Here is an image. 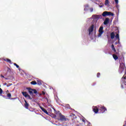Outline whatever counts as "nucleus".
<instances>
[{
    "label": "nucleus",
    "instance_id": "16",
    "mask_svg": "<svg viewBox=\"0 0 126 126\" xmlns=\"http://www.w3.org/2000/svg\"><path fill=\"white\" fill-rule=\"evenodd\" d=\"M110 37L111 39H114L115 38V32H112L111 34H110Z\"/></svg>",
    "mask_w": 126,
    "mask_h": 126
},
{
    "label": "nucleus",
    "instance_id": "2",
    "mask_svg": "<svg viewBox=\"0 0 126 126\" xmlns=\"http://www.w3.org/2000/svg\"><path fill=\"white\" fill-rule=\"evenodd\" d=\"M59 120H60L61 122H67L69 121V120L67 118H66L65 116L62 114H60Z\"/></svg>",
    "mask_w": 126,
    "mask_h": 126
},
{
    "label": "nucleus",
    "instance_id": "6",
    "mask_svg": "<svg viewBox=\"0 0 126 126\" xmlns=\"http://www.w3.org/2000/svg\"><path fill=\"white\" fill-rule=\"evenodd\" d=\"M103 28L102 26L100 27L98 30L99 34L97 35L98 37H101V36H102V35L103 34V33H104V31L103 30Z\"/></svg>",
    "mask_w": 126,
    "mask_h": 126
},
{
    "label": "nucleus",
    "instance_id": "37",
    "mask_svg": "<svg viewBox=\"0 0 126 126\" xmlns=\"http://www.w3.org/2000/svg\"><path fill=\"white\" fill-rule=\"evenodd\" d=\"M5 79H6V80H8V78H5Z\"/></svg>",
    "mask_w": 126,
    "mask_h": 126
},
{
    "label": "nucleus",
    "instance_id": "20",
    "mask_svg": "<svg viewBox=\"0 0 126 126\" xmlns=\"http://www.w3.org/2000/svg\"><path fill=\"white\" fill-rule=\"evenodd\" d=\"M115 37L118 39V43H120V35L119 33H117L116 35L115 36Z\"/></svg>",
    "mask_w": 126,
    "mask_h": 126
},
{
    "label": "nucleus",
    "instance_id": "4",
    "mask_svg": "<svg viewBox=\"0 0 126 126\" xmlns=\"http://www.w3.org/2000/svg\"><path fill=\"white\" fill-rule=\"evenodd\" d=\"M22 94L25 98H27V99H29V100H32V99H33V97H31V96H30V95H29L26 92H22Z\"/></svg>",
    "mask_w": 126,
    "mask_h": 126
},
{
    "label": "nucleus",
    "instance_id": "9",
    "mask_svg": "<svg viewBox=\"0 0 126 126\" xmlns=\"http://www.w3.org/2000/svg\"><path fill=\"white\" fill-rule=\"evenodd\" d=\"M39 107L41 109V110H42V112L45 113V114H46V115H49V112H48L46 109H45L44 107L42 106H39Z\"/></svg>",
    "mask_w": 126,
    "mask_h": 126
},
{
    "label": "nucleus",
    "instance_id": "13",
    "mask_svg": "<svg viewBox=\"0 0 126 126\" xmlns=\"http://www.w3.org/2000/svg\"><path fill=\"white\" fill-rule=\"evenodd\" d=\"M93 111L95 113V114H97L99 112V109L97 108L96 106L94 107Z\"/></svg>",
    "mask_w": 126,
    "mask_h": 126
},
{
    "label": "nucleus",
    "instance_id": "25",
    "mask_svg": "<svg viewBox=\"0 0 126 126\" xmlns=\"http://www.w3.org/2000/svg\"><path fill=\"white\" fill-rule=\"evenodd\" d=\"M14 65H15V66H16L17 68H19V65H18L17 64H16V63H14Z\"/></svg>",
    "mask_w": 126,
    "mask_h": 126
},
{
    "label": "nucleus",
    "instance_id": "3",
    "mask_svg": "<svg viewBox=\"0 0 126 126\" xmlns=\"http://www.w3.org/2000/svg\"><path fill=\"white\" fill-rule=\"evenodd\" d=\"M102 15L103 17H105V16H114V14L111 12L104 11L103 12Z\"/></svg>",
    "mask_w": 126,
    "mask_h": 126
},
{
    "label": "nucleus",
    "instance_id": "17",
    "mask_svg": "<svg viewBox=\"0 0 126 126\" xmlns=\"http://www.w3.org/2000/svg\"><path fill=\"white\" fill-rule=\"evenodd\" d=\"M113 59H114V60L115 61H117V60H118L119 59V57H118V56H117V55H116V54H113Z\"/></svg>",
    "mask_w": 126,
    "mask_h": 126
},
{
    "label": "nucleus",
    "instance_id": "21",
    "mask_svg": "<svg viewBox=\"0 0 126 126\" xmlns=\"http://www.w3.org/2000/svg\"><path fill=\"white\" fill-rule=\"evenodd\" d=\"M54 111H55V114H56L57 115H59L60 117V114H62L60 112V111H57L56 110V109H54Z\"/></svg>",
    "mask_w": 126,
    "mask_h": 126
},
{
    "label": "nucleus",
    "instance_id": "34",
    "mask_svg": "<svg viewBox=\"0 0 126 126\" xmlns=\"http://www.w3.org/2000/svg\"><path fill=\"white\" fill-rule=\"evenodd\" d=\"M0 77H1L2 78H4V76L2 75V74H1V75H0Z\"/></svg>",
    "mask_w": 126,
    "mask_h": 126
},
{
    "label": "nucleus",
    "instance_id": "41",
    "mask_svg": "<svg viewBox=\"0 0 126 126\" xmlns=\"http://www.w3.org/2000/svg\"><path fill=\"white\" fill-rule=\"evenodd\" d=\"M125 74H126V72H125Z\"/></svg>",
    "mask_w": 126,
    "mask_h": 126
},
{
    "label": "nucleus",
    "instance_id": "5",
    "mask_svg": "<svg viewBox=\"0 0 126 126\" xmlns=\"http://www.w3.org/2000/svg\"><path fill=\"white\" fill-rule=\"evenodd\" d=\"M125 63H120V67H119V72L120 73H122L124 70H125Z\"/></svg>",
    "mask_w": 126,
    "mask_h": 126
},
{
    "label": "nucleus",
    "instance_id": "39",
    "mask_svg": "<svg viewBox=\"0 0 126 126\" xmlns=\"http://www.w3.org/2000/svg\"><path fill=\"white\" fill-rule=\"evenodd\" d=\"M42 94H40V95H42Z\"/></svg>",
    "mask_w": 126,
    "mask_h": 126
},
{
    "label": "nucleus",
    "instance_id": "19",
    "mask_svg": "<svg viewBox=\"0 0 126 126\" xmlns=\"http://www.w3.org/2000/svg\"><path fill=\"white\" fill-rule=\"evenodd\" d=\"M36 81V84H37L38 85H42V81H41V80H37Z\"/></svg>",
    "mask_w": 126,
    "mask_h": 126
},
{
    "label": "nucleus",
    "instance_id": "31",
    "mask_svg": "<svg viewBox=\"0 0 126 126\" xmlns=\"http://www.w3.org/2000/svg\"><path fill=\"white\" fill-rule=\"evenodd\" d=\"M90 12H93V8H90Z\"/></svg>",
    "mask_w": 126,
    "mask_h": 126
},
{
    "label": "nucleus",
    "instance_id": "24",
    "mask_svg": "<svg viewBox=\"0 0 126 126\" xmlns=\"http://www.w3.org/2000/svg\"><path fill=\"white\" fill-rule=\"evenodd\" d=\"M109 4V0H105V5H108Z\"/></svg>",
    "mask_w": 126,
    "mask_h": 126
},
{
    "label": "nucleus",
    "instance_id": "33",
    "mask_svg": "<svg viewBox=\"0 0 126 126\" xmlns=\"http://www.w3.org/2000/svg\"><path fill=\"white\" fill-rule=\"evenodd\" d=\"M42 94V95H46V93H45V92L43 91Z\"/></svg>",
    "mask_w": 126,
    "mask_h": 126
},
{
    "label": "nucleus",
    "instance_id": "18",
    "mask_svg": "<svg viewBox=\"0 0 126 126\" xmlns=\"http://www.w3.org/2000/svg\"><path fill=\"white\" fill-rule=\"evenodd\" d=\"M89 8V5L87 4L85 5V8H84V10L85 11H87V10H88V9Z\"/></svg>",
    "mask_w": 126,
    "mask_h": 126
},
{
    "label": "nucleus",
    "instance_id": "1",
    "mask_svg": "<svg viewBox=\"0 0 126 126\" xmlns=\"http://www.w3.org/2000/svg\"><path fill=\"white\" fill-rule=\"evenodd\" d=\"M27 90H29V93L33 97L34 96V94H36V95H38V92L36 89H32L31 88H27ZM33 92L34 94H33Z\"/></svg>",
    "mask_w": 126,
    "mask_h": 126
},
{
    "label": "nucleus",
    "instance_id": "29",
    "mask_svg": "<svg viewBox=\"0 0 126 126\" xmlns=\"http://www.w3.org/2000/svg\"><path fill=\"white\" fill-rule=\"evenodd\" d=\"M52 116V118H54V119H56V118H57V116L55 114H53Z\"/></svg>",
    "mask_w": 126,
    "mask_h": 126
},
{
    "label": "nucleus",
    "instance_id": "12",
    "mask_svg": "<svg viewBox=\"0 0 126 126\" xmlns=\"http://www.w3.org/2000/svg\"><path fill=\"white\" fill-rule=\"evenodd\" d=\"M111 48L112 51H114V53H115L117 55H119V52H117V50H116V48H115V46L114 44H112Z\"/></svg>",
    "mask_w": 126,
    "mask_h": 126
},
{
    "label": "nucleus",
    "instance_id": "8",
    "mask_svg": "<svg viewBox=\"0 0 126 126\" xmlns=\"http://www.w3.org/2000/svg\"><path fill=\"white\" fill-rule=\"evenodd\" d=\"M94 31V25H92V26L89 29V34L90 35L92 32Z\"/></svg>",
    "mask_w": 126,
    "mask_h": 126
},
{
    "label": "nucleus",
    "instance_id": "30",
    "mask_svg": "<svg viewBox=\"0 0 126 126\" xmlns=\"http://www.w3.org/2000/svg\"><path fill=\"white\" fill-rule=\"evenodd\" d=\"M72 115L73 116L74 119H76V116L75 115V114L72 113Z\"/></svg>",
    "mask_w": 126,
    "mask_h": 126
},
{
    "label": "nucleus",
    "instance_id": "11",
    "mask_svg": "<svg viewBox=\"0 0 126 126\" xmlns=\"http://www.w3.org/2000/svg\"><path fill=\"white\" fill-rule=\"evenodd\" d=\"M109 22H110V19L109 18H106L104 22H103V24L104 25H107V24H109Z\"/></svg>",
    "mask_w": 126,
    "mask_h": 126
},
{
    "label": "nucleus",
    "instance_id": "26",
    "mask_svg": "<svg viewBox=\"0 0 126 126\" xmlns=\"http://www.w3.org/2000/svg\"><path fill=\"white\" fill-rule=\"evenodd\" d=\"M101 75V74H100V73H97V77H100V76Z\"/></svg>",
    "mask_w": 126,
    "mask_h": 126
},
{
    "label": "nucleus",
    "instance_id": "40",
    "mask_svg": "<svg viewBox=\"0 0 126 126\" xmlns=\"http://www.w3.org/2000/svg\"><path fill=\"white\" fill-rule=\"evenodd\" d=\"M123 57H124V56H123V55H122V58H123Z\"/></svg>",
    "mask_w": 126,
    "mask_h": 126
},
{
    "label": "nucleus",
    "instance_id": "28",
    "mask_svg": "<svg viewBox=\"0 0 126 126\" xmlns=\"http://www.w3.org/2000/svg\"><path fill=\"white\" fill-rule=\"evenodd\" d=\"M2 89H1V88H0V94H2Z\"/></svg>",
    "mask_w": 126,
    "mask_h": 126
},
{
    "label": "nucleus",
    "instance_id": "7",
    "mask_svg": "<svg viewBox=\"0 0 126 126\" xmlns=\"http://www.w3.org/2000/svg\"><path fill=\"white\" fill-rule=\"evenodd\" d=\"M94 19H102V15H93Z\"/></svg>",
    "mask_w": 126,
    "mask_h": 126
},
{
    "label": "nucleus",
    "instance_id": "35",
    "mask_svg": "<svg viewBox=\"0 0 126 126\" xmlns=\"http://www.w3.org/2000/svg\"><path fill=\"white\" fill-rule=\"evenodd\" d=\"M66 107H69V104H66Z\"/></svg>",
    "mask_w": 126,
    "mask_h": 126
},
{
    "label": "nucleus",
    "instance_id": "38",
    "mask_svg": "<svg viewBox=\"0 0 126 126\" xmlns=\"http://www.w3.org/2000/svg\"><path fill=\"white\" fill-rule=\"evenodd\" d=\"M115 44H116V45H117V44H118V42H116Z\"/></svg>",
    "mask_w": 126,
    "mask_h": 126
},
{
    "label": "nucleus",
    "instance_id": "23",
    "mask_svg": "<svg viewBox=\"0 0 126 126\" xmlns=\"http://www.w3.org/2000/svg\"><path fill=\"white\" fill-rule=\"evenodd\" d=\"M7 97H8L9 99H10V98H11V94L10 93L7 94Z\"/></svg>",
    "mask_w": 126,
    "mask_h": 126
},
{
    "label": "nucleus",
    "instance_id": "36",
    "mask_svg": "<svg viewBox=\"0 0 126 126\" xmlns=\"http://www.w3.org/2000/svg\"><path fill=\"white\" fill-rule=\"evenodd\" d=\"M7 85V84L6 83H5L3 84V85Z\"/></svg>",
    "mask_w": 126,
    "mask_h": 126
},
{
    "label": "nucleus",
    "instance_id": "14",
    "mask_svg": "<svg viewBox=\"0 0 126 126\" xmlns=\"http://www.w3.org/2000/svg\"><path fill=\"white\" fill-rule=\"evenodd\" d=\"M3 60L5 62H6L7 63H10V64H12V62H11V60L6 58V59H3Z\"/></svg>",
    "mask_w": 126,
    "mask_h": 126
},
{
    "label": "nucleus",
    "instance_id": "32",
    "mask_svg": "<svg viewBox=\"0 0 126 126\" xmlns=\"http://www.w3.org/2000/svg\"><path fill=\"white\" fill-rule=\"evenodd\" d=\"M115 1L116 4H118L119 3V0H115Z\"/></svg>",
    "mask_w": 126,
    "mask_h": 126
},
{
    "label": "nucleus",
    "instance_id": "15",
    "mask_svg": "<svg viewBox=\"0 0 126 126\" xmlns=\"http://www.w3.org/2000/svg\"><path fill=\"white\" fill-rule=\"evenodd\" d=\"M25 107L26 108V109H29V103H27V101H26V100H25Z\"/></svg>",
    "mask_w": 126,
    "mask_h": 126
},
{
    "label": "nucleus",
    "instance_id": "22",
    "mask_svg": "<svg viewBox=\"0 0 126 126\" xmlns=\"http://www.w3.org/2000/svg\"><path fill=\"white\" fill-rule=\"evenodd\" d=\"M31 84H32V85H36V84H37V82L36 81H32L31 82Z\"/></svg>",
    "mask_w": 126,
    "mask_h": 126
},
{
    "label": "nucleus",
    "instance_id": "27",
    "mask_svg": "<svg viewBox=\"0 0 126 126\" xmlns=\"http://www.w3.org/2000/svg\"><path fill=\"white\" fill-rule=\"evenodd\" d=\"M11 85H12V84L9 83L7 85V87H9V86H11Z\"/></svg>",
    "mask_w": 126,
    "mask_h": 126
},
{
    "label": "nucleus",
    "instance_id": "10",
    "mask_svg": "<svg viewBox=\"0 0 126 126\" xmlns=\"http://www.w3.org/2000/svg\"><path fill=\"white\" fill-rule=\"evenodd\" d=\"M100 111H101V113H104V112H106L107 111V108L105 107L104 106H102L100 109Z\"/></svg>",
    "mask_w": 126,
    "mask_h": 126
}]
</instances>
